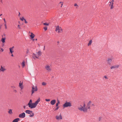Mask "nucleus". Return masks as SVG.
<instances>
[{"label":"nucleus","instance_id":"09e8293b","mask_svg":"<svg viewBox=\"0 0 122 122\" xmlns=\"http://www.w3.org/2000/svg\"><path fill=\"white\" fill-rule=\"evenodd\" d=\"M88 106V108H87V109L88 108V109H90V106Z\"/></svg>","mask_w":122,"mask_h":122},{"label":"nucleus","instance_id":"6e6d98bb","mask_svg":"<svg viewBox=\"0 0 122 122\" xmlns=\"http://www.w3.org/2000/svg\"><path fill=\"white\" fill-rule=\"evenodd\" d=\"M35 57L34 56H33V57L34 59H35Z\"/></svg>","mask_w":122,"mask_h":122},{"label":"nucleus","instance_id":"4d7b16f0","mask_svg":"<svg viewBox=\"0 0 122 122\" xmlns=\"http://www.w3.org/2000/svg\"><path fill=\"white\" fill-rule=\"evenodd\" d=\"M92 106H95V105H94V104H92Z\"/></svg>","mask_w":122,"mask_h":122},{"label":"nucleus","instance_id":"49530a36","mask_svg":"<svg viewBox=\"0 0 122 122\" xmlns=\"http://www.w3.org/2000/svg\"><path fill=\"white\" fill-rule=\"evenodd\" d=\"M3 20H4V22H5V23H6V21H5V18H4V19H3Z\"/></svg>","mask_w":122,"mask_h":122},{"label":"nucleus","instance_id":"7c9ffc66","mask_svg":"<svg viewBox=\"0 0 122 122\" xmlns=\"http://www.w3.org/2000/svg\"><path fill=\"white\" fill-rule=\"evenodd\" d=\"M47 27L46 26H45L44 27V29L46 31L47 30Z\"/></svg>","mask_w":122,"mask_h":122},{"label":"nucleus","instance_id":"5701e85b","mask_svg":"<svg viewBox=\"0 0 122 122\" xmlns=\"http://www.w3.org/2000/svg\"><path fill=\"white\" fill-rule=\"evenodd\" d=\"M5 39H1V41H2L3 43H4L5 42Z\"/></svg>","mask_w":122,"mask_h":122},{"label":"nucleus","instance_id":"e2e57ef3","mask_svg":"<svg viewBox=\"0 0 122 122\" xmlns=\"http://www.w3.org/2000/svg\"><path fill=\"white\" fill-rule=\"evenodd\" d=\"M2 15V14H1V15H0V16H1V15Z\"/></svg>","mask_w":122,"mask_h":122},{"label":"nucleus","instance_id":"f8f14e48","mask_svg":"<svg viewBox=\"0 0 122 122\" xmlns=\"http://www.w3.org/2000/svg\"><path fill=\"white\" fill-rule=\"evenodd\" d=\"M107 61L109 64L110 65L111 64V62L112 61V59L110 58H108Z\"/></svg>","mask_w":122,"mask_h":122},{"label":"nucleus","instance_id":"338daca9","mask_svg":"<svg viewBox=\"0 0 122 122\" xmlns=\"http://www.w3.org/2000/svg\"><path fill=\"white\" fill-rule=\"evenodd\" d=\"M18 22H19V23H20V22L19 21Z\"/></svg>","mask_w":122,"mask_h":122},{"label":"nucleus","instance_id":"4c0bfd02","mask_svg":"<svg viewBox=\"0 0 122 122\" xmlns=\"http://www.w3.org/2000/svg\"><path fill=\"white\" fill-rule=\"evenodd\" d=\"M18 28H19V29H21V28L20 27L19 25H18Z\"/></svg>","mask_w":122,"mask_h":122},{"label":"nucleus","instance_id":"c85d7f7f","mask_svg":"<svg viewBox=\"0 0 122 122\" xmlns=\"http://www.w3.org/2000/svg\"><path fill=\"white\" fill-rule=\"evenodd\" d=\"M56 107H57L55 109V110H54V111H55L58 110V109H59V106H57Z\"/></svg>","mask_w":122,"mask_h":122},{"label":"nucleus","instance_id":"dca6fc26","mask_svg":"<svg viewBox=\"0 0 122 122\" xmlns=\"http://www.w3.org/2000/svg\"><path fill=\"white\" fill-rule=\"evenodd\" d=\"M62 29L61 27H59V30L58 31V32H62Z\"/></svg>","mask_w":122,"mask_h":122},{"label":"nucleus","instance_id":"473e14b6","mask_svg":"<svg viewBox=\"0 0 122 122\" xmlns=\"http://www.w3.org/2000/svg\"><path fill=\"white\" fill-rule=\"evenodd\" d=\"M6 69L4 68H3L1 70V71H4Z\"/></svg>","mask_w":122,"mask_h":122},{"label":"nucleus","instance_id":"aec40b11","mask_svg":"<svg viewBox=\"0 0 122 122\" xmlns=\"http://www.w3.org/2000/svg\"><path fill=\"white\" fill-rule=\"evenodd\" d=\"M60 101L59 100H57V102L56 103V107L58 106V105L60 104Z\"/></svg>","mask_w":122,"mask_h":122},{"label":"nucleus","instance_id":"f03ea898","mask_svg":"<svg viewBox=\"0 0 122 122\" xmlns=\"http://www.w3.org/2000/svg\"><path fill=\"white\" fill-rule=\"evenodd\" d=\"M86 105L85 103H84L83 106L81 107H79L78 109L79 110L81 111H83L84 112H86L87 111V108L85 107Z\"/></svg>","mask_w":122,"mask_h":122},{"label":"nucleus","instance_id":"603ef678","mask_svg":"<svg viewBox=\"0 0 122 122\" xmlns=\"http://www.w3.org/2000/svg\"><path fill=\"white\" fill-rule=\"evenodd\" d=\"M23 107H24V109H25V106H23Z\"/></svg>","mask_w":122,"mask_h":122},{"label":"nucleus","instance_id":"de8ad7c7","mask_svg":"<svg viewBox=\"0 0 122 122\" xmlns=\"http://www.w3.org/2000/svg\"><path fill=\"white\" fill-rule=\"evenodd\" d=\"M14 46H13L12 47H11V48H10L11 49L13 50V49L14 48Z\"/></svg>","mask_w":122,"mask_h":122},{"label":"nucleus","instance_id":"9d476101","mask_svg":"<svg viewBox=\"0 0 122 122\" xmlns=\"http://www.w3.org/2000/svg\"><path fill=\"white\" fill-rule=\"evenodd\" d=\"M25 112L26 113L29 114L32 113L33 112L29 110H26Z\"/></svg>","mask_w":122,"mask_h":122},{"label":"nucleus","instance_id":"393cba45","mask_svg":"<svg viewBox=\"0 0 122 122\" xmlns=\"http://www.w3.org/2000/svg\"><path fill=\"white\" fill-rule=\"evenodd\" d=\"M22 66L23 67L24 66H25V62L24 61H23L22 62Z\"/></svg>","mask_w":122,"mask_h":122},{"label":"nucleus","instance_id":"4468645a","mask_svg":"<svg viewBox=\"0 0 122 122\" xmlns=\"http://www.w3.org/2000/svg\"><path fill=\"white\" fill-rule=\"evenodd\" d=\"M22 84H23L22 83H19V86L20 88H21V89H22L23 88V86H22Z\"/></svg>","mask_w":122,"mask_h":122},{"label":"nucleus","instance_id":"a211bd4d","mask_svg":"<svg viewBox=\"0 0 122 122\" xmlns=\"http://www.w3.org/2000/svg\"><path fill=\"white\" fill-rule=\"evenodd\" d=\"M8 113L10 114H12L13 113L12 110L11 109H9L8 111Z\"/></svg>","mask_w":122,"mask_h":122},{"label":"nucleus","instance_id":"774afa93","mask_svg":"<svg viewBox=\"0 0 122 122\" xmlns=\"http://www.w3.org/2000/svg\"><path fill=\"white\" fill-rule=\"evenodd\" d=\"M61 3V2H60V3Z\"/></svg>","mask_w":122,"mask_h":122},{"label":"nucleus","instance_id":"ea45409f","mask_svg":"<svg viewBox=\"0 0 122 122\" xmlns=\"http://www.w3.org/2000/svg\"><path fill=\"white\" fill-rule=\"evenodd\" d=\"M113 3H111V4H110V5H113Z\"/></svg>","mask_w":122,"mask_h":122},{"label":"nucleus","instance_id":"2f4dec72","mask_svg":"<svg viewBox=\"0 0 122 122\" xmlns=\"http://www.w3.org/2000/svg\"><path fill=\"white\" fill-rule=\"evenodd\" d=\"M21 20L22 21H23L24 20H25V19H24V17H22L21 18H20Z\"/></svg>","mask_w":122,"mask_h":122},{"label":"nucleus","instance_id":"2eb2a0df","mask_svg":"<svg viewBox=\"0 0 122 122\" xmlns=\"http://www.w3.org/2000/svg\"><path fill=\"white\" fill-rule=\"evenodd\" d=\"M30 36L31 37V38H34L35 35L33 33H31Z\"/></svg>","mask_w":122,"mask_h":122},{"label":"nucleus","instance_id":"13d9d810","mask_svg":"<svg viewBox=\"0 0 122 122\" xmlns=\"http://www.w3.org/2000/svg\"><path fill=\"white\" fill-rule=\"evenodd\" d=\"M19 15H18V16H20V12H19Z\"/></svg>","mask_w":122,"mask_h":122},{"label":"nucleus","instance_id":"ddd939ff","mask_svg":"<svg viewBox=\"0 0 122 122\" xmlns=\"http://www.w3.org/2000/svg\"><path fill=\"white\" fill-rule=\"evenodd\" d=\"M20 120V119L18 118H16L14 119L12 121V122H18Z\"/></svg>","mask_w":122,"mask_h":122},{"label":"nucleus","instance_id":"f3484780","mask_svg":"<svg viewBox=\"0 0 122 122\" xmlns=\"http://www.w3.org/2000/svg\"><path fill=\"white\" fill-rule=\"evenodd\" d=\"M92 40H90L89 41V42L88 44V46H89L90 45H91V44L92 43Z\"/></svg>","mask_w":122,"mask_h":122},{"label":"nucleus","instance_id":"6e6552de","mask_svg":"<svg viewBox=\"0 0 122 122\" xmlns=\"http://www.w3.org/2000/svg\"><path fill=\"white\" fill-rule=\"evenodd\" d=\"M119 65H114L113 66H111L110 67V68L111 69H115V68H119Z\"/></svg>","mask_w":122,"mask_h":122},{"label":"nucleus","instance_id":"052dcab7","mask_svg":"<svg viewBox=\"0 0 122 122\" xmlns=\"http://www.w3.org/2000/svg\"><path fill=\"white\" fill-rule=\"evenodd\" d=\"M11 56H13V54H12L11 55Z\"/></svg>","mask_w":122,"mask_h":122},{"label":"nucleus","instance_id":"f257e3e1","mask_svg":"<svg viewBox=\"0 0 122 122\" xmlns=\"http://www.w3.org/2000/svg\"><path fill=\"white\" fill-rule=\"evenodd\" d=\"M71 103L69 102H68L67 101H66L65 103L63 105V108L66 107H70L71 106Z\"/></svg>","mask_w":122,"mask_h":122},{"label":"nucleus","instance_id":"f704fd0d","mask_svg":"<svg viewBox=\"0 0 122 122\" xmlns=\"http://www.w3.org/2000/svg\"><path fill=\"white\" fill-rule=\"evenodd\" d=\"M113 5H111V9H112L113 8Z\"/></svg>","mask_w":122,"mask_h":122},{"label":"nucleus","instance_id":"4be33fe9","mask_svg":"<svg viewBox=\"0 0 122 122\" xmlns=\"http://www.w3.org/2000/svg\"><path fill=\"white\" fill-rule=\"evenodd\" d=\"M41 53L40 51H39L37 53V54L39 56H40L41 54Z\"/></svg>","mask_w":122,"mask_h":122},{"label":"nucleus","instance_id":"a19ab883","mask_svg":"<svg viewBox=\"0 0 122 122\" xmlns=\"http://www.w3.org/2000/svg\"><path fill=\"white\" fill-rule=\"evenodd\" d=\"M104 77L105 78H106V79H108V78L106 76H104Z\"/></svg>","mask_w":122,"mask_h":122},{"label":"nucleus","instance_id":"39448f33","mask_svg":"<svg viewBox=\"0 0 122 122\" xmlns=\"http://www.w3.org/2000/svg\"><path fill=\"white\" fill-rule=\"evenodd\" d=\"M40 100V98L36 101L35 103L33 104L34 105V108H35L36 106L38 104V103L39 102Z\"/></svg>","mask_w":122,"mask_h":122},{"label":"nucleus","instance_id":"412c9836","mask_svg":"<svg viewBox=\"0 0 122 122\" xmlns=\"http://www.w3.org/2000/svg\"><path fill=\"white\" fill-rule=\"evenodd\" d=\"M32 114H30L29 116L30 117H32L34 116V114L32 112V113H31Z\"/></svg>","mask_w":122,"mask_h":122},{"label":"nucleus","instance_id":"69168bd1","mask_svg":"<svg viewBox=\"0 0 122 122\" xmlns=\"http://www.w3.org/2000/svg\"><path fill=\"white\" fill-rule=\"evenodd\" d=\"M36 41H37V39H36Z\"/></svg>","mask_w":122,"mask_h":122},{"label":"nucleus","instance_id":"7ed1b4c3","mask_svg":"<svg viewBox=\"0 0 122 122\" xmlns=\"http://www.w3.org/2000/svg\"><path fill=\"white\" fill-rule=\"evenodd\" d=\"M32 100L30 99L27 104V105L29 106V107L31 109L34 108V105H33L34 103H32Z\"/></svg>","mask_w":122,"mask_h":122},{"label":"nucleus","instance_id":"5fc2aeb1","mask_svg":"<svg viewBox=\"0 0 122 122\" xmlns=\"http://www.w3.org/2000/svg\"><path fill=\"white\" fill-rule=\"evenodd\" d=\"M33 55L34 56H36L35 54L34 53H33Z\"/></svg>","mask_w":122,"mask_h":122},{"label":"nucleus","instance_id":"680f3d73","mask_svg":"<svg viewBox=\"0 0 122 122\" xmlns=\"http://www.w3.org/2000/svg\"><path fill=\"white\" fill-rule=\"evenodd\" d=\"M5 28L6 29L7 28V26H5Z\"/></svg>","mask_w":122,"mask_h":122},{"label":"nucleus","instance_id":"cd10ccee","mask_svg":"<svg viewBox=\"0 0 122 122\" xmlns=\"http://www.w3.org/2000/svg\"><path fill=\"white\" fill-rule=\"evenodd\" d=\"M42 85L45 86L46 85V83L44 82H42Z\"/></svg>","mask_w":122,"mask_h":122},{"label":"nucleus","instance_id":"1a4fd4ad","mask_svg":"<svg viewBox=\"0 0 122 122\" xmlns=\"http://www.w3.org/2000/svg\"><path fill=\"white\" fill-rule=\"evenodd\" d=\"M56 101L55 100H52L50 102L51 104L52 105H54L56 103Z\"/></svg>","mask_w":122,"mask_h":122},{"label":"nucleus","instance_id":"bb28decb","mask_svg":"<svg viewBox=\"0 0 122 122\" xmlns=\"http://www.w3.org/2000/svg\"><path fill=\"white\" fill-rule=\"evenodd\" d=\"M5 36H6V35L5 34H4L2 36V38H6Z\"/></svg>","mask_w":122,"mask_h":122},{"label":"nucleus","instance_id":"72a5a7b5","mask_svg":"<svg viewBox=\"0 0 122 122\" xmlns=\"http://www.w3.org/2000/svg\"><path fill=\"white\" fill-rule=\"evenodd\" d=\"M45 100L47 102H49L50 101V100L49 99H46Z\"/></svg>","mask_w":122,"mask_h":122},{"label":"nucleus","instance_id":"c756f323","mask_svg":"<svg viewBox=\"0 0 122 122\" xmlns=\"http://www.w3.org/2000/svg\"><path fill=\"white\" fill-rule=\"evenodd\" d=\"M43 24L45 25H49V24L48 23H43Z\"/></svg>","mask_w":122,"mask_h":122},{"label":"nucleus","instance_id":"3c124183","mask_svg":"<svg viewBox=\"0 0 122 122\" xmlns=\"http://www.w3.org/2000/svg\"><path fill=\"white\" fill-rule=\"evenodd\" d=\"M1 50H2V51H3V49L2 48H1Z\"/></svg>","mask_w":122,"mask_h":122},{"label":"nucleus","instance_id":"8fccbe9b","mask_svg":"<svg viewBox=\"0 0 122 122\" xmlns=\"http://www.w3.org/2000/svg\"><path fill=\"white\" fill-rule=\"evenodd\" d=\"M35 57L36 58H38V57H37L36 56H35Z\"/></svg>","mask_w":122,"mask_h":122},{"label":"nucleus","instance_id":"0e129e2a","mask_svg":"<svg viewBox=\"0 0 122 122\" xmlns=\"http://www.w3.org/2000/svg\"><path fill=\"white\" fill-rule=\"evenodd\" d=\"M11 87H14V88H15V87H13V86H11Z\"/></svg>","mask_w":122,"mask_h":122},{"label":"nucleus","instance_id":"a18cd8bd","mask_svg":"<svg viewBox=\"0 0 122 122\" xmlns=\"http://www.w3.org/2000/svg\"><path fill=\"white\" fill-rule=\"evenodd\" d=\"M13 92L16 93V92H17V91L16 90H14L13 91Z\"/></svg>","mask_w":122,"mask_h":122},{"label":"nucleus","instance_id":"c9c22d12","mask_svg":"<svg viewBox=\"0 0 122 122\" xmlns=\"http://www.w3.org/2000/svg\"><path fill=\"white\" fill-rule=\"evenodd\" d=\"M114 2V0H112V1L111 2H109L110 3V4H111V3H113Z\"/></svg>","mask_w":122,"mask_h":122},{"label":"nucleus","instance_id":"a878e982","mask_svg":"<svg viewBox=\"0 0 122 122\" xmlns=\"http://www.w3.org/2000/svg\"><path fill=\"white\" fill-rule=\"evenodd\" d=\"M10 53L11 54H12V53L14 52L13 51V50L11 49L10 48Z\"/></svg>","mask_w":122,"mask_h":122},{"label":"nucleus","instance_id":"423d86ee","mask_svg":"<svg viewBox=\"0 0 122 122\" xmlns=\"http://www.w3.org/2000/svg\"><path fill=\"white\" fill-rule=\"evenodd\" d=\"M25 116V114L24 112H23L19 115V117L20 118H24Z\"/></svg>","mask_w":122,"mask_h":122},{"label":"nucleus","instance_id":"20e7f679","mask_svg":"<svg viewBox=\"0 0 122 122\" xmlns=\"http://www.w3.org/2000/svg\"><path fill=\"white\" fill-rule=\"evenodd\" d=\"M32 90L31 91L32 92L31 93V95H32V94L34 93L35 91H36L38 90V88L36 86L35 87V86L33 85L32 86Z\"/></svg>","mask_w":122,"mask_h":122},{"label":"nucleus","instance_id":"37998d69","mask_svg":"<svg viewBox=\"0 0 122 122\" xmlns=\"http://www.w3.org/2000/svg\"><path fill=\"white\" fill-rule=\"evenodd\" d=\"M74 6H78V5H77V4H75L74 5Z\"/></svg>","mask_w":122,"mask_h":122},{"label":"nucleus","instance_id":"9b49d317","mask_svg":"<svg viewBox=\"0 0 122 122\" xmlns=\"http://www.w3.org/2000/svg\"><path fill=\"white\" fill-rule=\"evenodd\" d=\"M45 68L48 71H50L51 70V69L50 68V66L49 65H47L45 66Z\"/></svg>","mask_w":122,"mask_h":122},{"label":"nucleus","instance_id":"0eeeda50","mask_svg":"<svg viewBox=\"0 0 122 122\" xmlns=\"http://www.w3.org/2000/svg\"><path fill=\"white\" fill-rule=\"evenodd\" d=\"M56 119L57 120H59L60 119H62V118L61 113H60L59 116H56Z\"/></svg>","mask_w":122,"mask_h":122},{"label":"nucleus","instance_id":"58836bf2","mask_svg":"<svg viewBox=\"0 0 122 122\" xmlns=\"http://www.w3.org/2000/svg\"><path fill=\"white\" fill-rule=\"evenodd\" d=\"M24 21H25V23L26 24L27 23V22L26 21L25 19V20Z\"/></svg>","mask_w":122,"mask_h":122},{"label":"nucleus","instance_id":"bf43d9fd","mask_svg":"<svg viewBox=\"0 0 122 122\" xmlns=\"http://www.w3.org/2000/svg\"><path fill=\"white\" fill-rule=\"evenodd\" d=\"M45 46H44V49H43L44 50H45Z\"/></svg>","mask_w":122,"mask_h":122},{"label":"nucleus","instance_id":"864d4df0","mask_svg":"<svg viewBox=\"0 0 122 122\" xmlns=\"http://www.w3.org/2000/svg\"><path fill=\"white\" fill-rule=\"evenodd\" d=\"M5 26H6V23H5Z\"/></svg>","mask_w":122,"mask_h":122},{"label":"nucleus","instance_id":"79ce46f5","mask_svg":"<svg viewBox=\"0 0 122 122\" xmlns=\"http://www.w3.org/2000/svg\"><path fill=\"white\" fill-rule=\"evenodd\" d=\"M30 39L33 41H34L35 40V39Z\"/></svg>","mask_w":122,"mask_h":122},{"label":"nucleus","instance_id":"e433bc0d","mask_svg":"<svg viewBox=\"0 0 122 122\" xmlns=\"http://www.w3.org/2000/svg\"><path fill=\"white\" fill-rule=\"evenodd\" d=\"M102 117H100L99 118V121H100L101 119H102Z\"/></svg>","mask_w":122,"mask_h":122},{"label":"nucleus","instance_id":"6ab92c4d","mask_svg":"<svg viewBox=\"0 0 122 122\" xmlns=\"http://www.w3.org/2000/svg\"><path fill=\"white\" fill-rule=\"evenodd\" d=\"M59 27L58 26L57 27H56V31L58 32V31L59 30Z\"/></svg>","mask_w":122,"mask_h":122},{"label":"nucleus","instance_id":"c03bdc74","mask_svg":"<svg viewBox=\"0 0 122 122\" xmlns=\"http://www.w3.org/2000/svg\"><path fill=\"white\" fill-rule=\"evenodd\" d=\"M3 68L2 66H1V69H0V71H1V69H3Z\"/></svg>","mask_w":122,"mask_h":122},{"label":"nucleus","instance_id":"b1692460","mask_svg":"<svg viewBox=\"0 0 122 122\" xmlns=\"http://www.w3.org/2000/svg\"><path fill=\"white\" fill-rule=\"evenodd\" d=\"M91 103V101H89L88 102L87 104V106H90V105Z\"/></svg>","mask_w":122,"mask_h":122}]
</instances>
